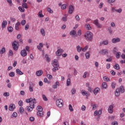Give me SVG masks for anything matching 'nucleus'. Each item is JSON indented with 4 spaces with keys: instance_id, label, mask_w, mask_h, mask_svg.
<instances>
[{
    "instance_id": "obj_1",
    "label": "nucleus",
    "mask_w": 125,
    "mask_h": 125,
    "mask_svg": "<svg viewBox=\"0 0 125 125\" xmlns=\"http://www.w3.org/2000/svg\"><path fill=\"white\" fill-rule=\"evenodd\" d=\"M84 37L86 40H87V41L91 42V40L93 38V34H92V33H91L90 31H87L84 34Z\"/></svg>"
},
{
    "instance_id": "obj_2",
    "label": "nucleus",
    "mask_w": 125,
    "mask_h": 125,
    "mask_svg": "<svg viewBox=\"0 0 125 125\" xmlns=\"http://www.w3.org/2000/svg\"><path fill=\"white\" fill-rule=\"evenodd\" d=\"M56 105L58 106V107H59V108H62V107H63V105H64L63 100L61 99L57 100Z\"/></svg>"
},
{
    "instance_id": "obj_3",
    "label": "nucleus",
    "mask_w": 125,
    "mask_h": 125,
    "mask_svg": "<svg viewBox=\"0 0 125 125\" xmlns=\"http://www.w3.org/2000/svg\"><path fill=\"white\" fill-rule=\"evenodd\" d=\"M13 47L14 50H18L19 47V42L18 41H14L12 43Z\"/></svg>"
},
{
    "instance_id": "obj_4",
    "label": "nucleus",
    "mask_w": 125,
    "mask_h": 125,
    "mask_svg": "<svg viewBox=\"0 0 125 125\" xmlns=\"http://www.w3.org/2000/svg\"><path fill=\"white\" fill-rule=\"evenodd\" d=\"M93 24H94V25H95V26H96V27H97V28H99V29H101V28H102V24L99 23V21L97 19L93 21Z\"/></svg>"
},
{
    "instance_id": "obj_5",
    "label": "nucleus",
    "mask_w": 125,
    "mask_h": 125,
    "mask_svg": "<svg viewBox=\"0 0 125 125\" xmlns=\"http://www.w3.org/2000/svg\"><path fill=\"white\" fill-rule=\"evenodd\" d=\"M36 99H33L31 102L29 104V106L32 108V109H34L35 108V104H36Z\"/></svg>"
},
{
    "instance_id": "obj_6",
    "label": "nucleus",
    "mask_w": 125,
    "mask_h": 125,
    "mask_svg": "<svg viewBox=\"0 0 125 125\" xmlns=\"http://www.w3.org/2000/svg\"><path fill=\"white\" fill-rule=\"evenodd\" d=\"M75 10V8H74V6L72 5H69V9H68V12L69 14H72L74 12Z\"/></svg>"
},
{
    "instance_id": "obj_7",
    "label": "nucleus",
    "mask_w": 125,
    "mask_h": 125,
    "mask_svg": "<svg viewBox=\"0 0 125 125\" xmlns=\"http://www.w3.org/2000/svg\"><path fill=\"white\" fill-rule=\"evenodd\" d=\"M100 54H102V55H105V54H108V50L104 49H102L99 51Z\"/></svg>"
},
{
    "instance_id": "obj_8",
    "label": "nucleus",
    "mask_w": 125,
    "mask_h": 125,
    "mask_svg": "<svg viewBox=\"0 0 125 125\" xmlns=\"http://www.w3.org/2000/svg\"><path fill=\"white\" fill-rule=\"evenodd\" d=\"M64 50L62 49H59L56 52V54L57 56H61V53H63Z\"/></svg>"
},
{
    "instance_id": "obj_9",
    "label": "nucleus",
    "mask_w": 125,
    "mask_h": 125,
    "mask_svg": "<svg viewBox=\"0 0 125 125\" xmlns=\"http://www.w3.org/2000/svg\"><path fill=\"white\" fill-rule=\"evenodd\" d=\"M52 64L53 67H59V64H58V61L57 60H54Z\"/></svg>"
},
{
    "instance_id": "obj_10",
    "label": "nucleus",
    "mask_w": 125,
    "mask_h": 125,
    "mask_svg": "<svg viewBox=\"0 0 125 125\" xmlns=\"http://www.w3.org/2000/svg\"><path fill=\"white\" fill-rule=\"evenodd\" d=\"M101 114H102V110H96L94 112V116L95 117H97V116H100V115H101Z\"/></svg>"
},
{
    "instance_id": "obj_11",
    "label": "nucleus",
    "mask_w": 125,
    "mask_h": 125,
    "mask_svg": "<svg viewBox=\"0 0 125 125\" xmlns=\"http://www.w3.org/2000/svg\"><path fill=\"white\" fill-rule=\"evenodd\" d=\"M121 42V39L119 38H113L112 39V42L113 43H116V42Z\"/></svg>"
},
{
    "instance_id": "obj_12",
    "label": "nucleus",
    "mask_w": 125,
    "mask_h": 125,
    "mask_svg": "<svg viewBox=\"0 0 125 125\" xmlns=\"http://www.w3.org/2000/svg\"><path fill=\"white\" fill-rule=\"evenodd\" d=\"M114 108V106L112 105H110L108 107V111L109 114H112L113 112H114V110H113V108Z\"/></svg>"
},
{
    "instance_id": "obj_13",
    "label": "nucleus",
    "mask_w": 125,
    "mask_h": 125,
    "mask_svg": "<svg viewBox=\"0 0 125 125\" xmlns=\"http://www.w3.org/2000/svg\"><path fill=\"white\" fill-rule=\"evenodd\" d=\"M14 109H15V104H10L9 107V111H14Z\"/></svg>"
},
{
    "instance_id": "obj_14",
    "label": "nucleus",
    "mask_w": 125,
    "mask_h": 125,
    "mask_svg": "<svg viewBox=\"0 0 125 125\" xmlns=\"http://www.w3.org/2000/svg\"><path fill=\"white\" fill-rule=\"evenodd\" d=\"M7 25V21H3L1 23L2 29H4V28H5V27H6Z\"/></svg>"
},
{
    "instance_id": "obj_15",
    "label": "nucleus",
    "mask_w": 125,
    "mask_h": 125,
    "mask_svg": "<svg viewBox=\"0 0 125 125\" xmlns=\"http://www.w3.org/2000/svg\"><path fill=\"white\" fill-rule=\"evenodd\" d=\"M21 55L22 57L27 56V51H26V50H22L21 52Z\"/></svg>"
},
{
    "instance_id": "obj_16",
    "label": "nucleus",
    "mask_w": 125,
    "mask_h": 125,
    "mask_svg": "<svg viewBox=\"0 0 125 125\" xmlns=\"http://www.w3.org/2000/svg\"><path fill=\"white\" fill-rule=\"evenodd\" d=\"M43 47V44L42 43H40L39 45L37 46V48L40 50V51H42V49Z\"/></svg>"
},
{
    "instance_id": "obj_17",
    "label": "nucleus",
    "mask_w": 125,
    "mask_h": 125,
    "mask_svg": "<svg viewBox=\"0 0 125 125\" xmlns=\"http://www.w3.org/2000/svg\"><path fill=\"white\" fill-rule=\"evenodd\" d=\"M100 90V89H99V88L97 87L95 88L93 91V92L94 93V94H95V95H96L97 94V93H98V92H99Z\"/></svg>"
},
{
    "instance_id": "obj_18",
    "label": "nucleus",
    "mask_w": 125,
    "mask_h": 125,
    "mask_svg": "<svg viewBox=\"0 0 125 125\" xmlns=\"http://www.w3.org/2000/svg\"><path fill=\"white\" fill-rule=\"evenodd\" d=\"M42 73H43L42 70H39L36 72V75L38 77H40V76H42Z\"/></svg>"
},
{
    "instance_id": "obj_19",
    "label": "nucleus",
    "mask_w": 125,
    "mask_h": 125,
    "mask_svg": "<svg viewBox=\"0 0 125 125\" xmlns=\"http://www.w3.org/2000/svg\"><path fill=\"white\" fill-rule=\"evenodd\" d=\"M85 27L86 30H87L88 31H89L92 29L91 28V27L90 26V24H89L87 23V24H85Z\"/></svg>"
},
{
    "instance_id": "obj_20",
    "label": "nucleus",
    "mask_w": 125,
    "mask_h": 125,
    "mask_svg": "<svg viewBox=\"0 0 125 125\" xmlns=\"http://www.w3.org/2000/svg\"><path fill=\"white\" fill-rule=\"evenodd\" d=\"M16 73L18 74V75H20V76H22V75H24V73L20 70L19 69H16Z\"/></svg>"
},
{
    "instance_id": "obj_21",
    "label": "nucleus",
    "mask_w": 125,
    "mask_h": 125,
    "mask_svg": "<svg viewBox=\"0 0 125 125\" xmlns=\"http://www.w3.org/2000/svg\"><path fill=\"white\" fill-rule=\"evenodd\" d=\"M38 17H40V18H42V17H44V16L42 15V11L41 10L38 14Z\"/></svg>"
},
{
    "instance_id": "obj_22",
    "label": "nucleus",
    "mask_w": 125,
    "mask_h": 125,
    "mask_svg": "<svg viewBox=\"0 0 125 125\" xmlns=\"http://www.w3.org/2000/svg\"><path fill=\"white\" fill-rule=\"evenodd\" d=\"M81 93H82V95H83V96H87V95H88L87 92H86L84 90H82L81 91Z\"/></svg>"
},
{
    "instance_id": "obj_23",
    "label": "nucleus",
    "mask_w": 125,
    "mask_h": 125,
    "mask_svg": "<svg viewBox=\"0 0 125 125\" xmlns=\"http://www.w3.org/2000/svg\"><path fill=\"white\" fill-rule=\"evenodd\" d=\"M21 25L20 22L18 21L15 25V29L17 31L19 30V26Z\"/></svg>"
},
{
    "instance_id": "obj_24",
    "label": "nucleus",
    "mask_w": 125,
    "mask_h": 125,
    "mask_svg": "<svg viewBox=\"0 0 125 125\" xmlns=\"http://www.w3.org/2000/svg\"><path fill=\"white\" fill-rule=\"evenodd\" d=\"M115 96L118 97V96H120V89L117 88L115 91Z\"/></svg>"
},
{
    "instance_id": "obj_25",
    "label": "nucleus",
    "mask_w": 125,
    "mask_h": 125,
    "mask_svg": "<svg viewBox=\"0 0 125 125\" xmlns=\"http://www.w3.org/2000/svg\"><path fill=\"white\" fill-rule=\"evenodd\" d=\"M37 115L38 117H43V111H38Z\"/></svg>"
},
{
    "instance_id": "obj_26",
    "label": "nucleus",
    "mask_w": 125,
    "mask_h": 125,
    "mask_svg": "<svg viewBox=\"0 0 125 125\" xmlns=\"http://www.w3.org/2000/svg\"><path fill=\"white\" fill-rule=\"evenodd\" d=\"M58 85H59V82L58 81H57L55 84L52 86V87L55 89L57 88Z\"/></svg>"
},
{
    "instance_id": "obj_27",
    "label": "nucleus",
    "mask_w": 125,
    "mask_h": 125,
    "mask_svg": "<svg viewBox=\"0 0 125 125\" xmlns=\"http://www.w3.org/2000/svg\"><path fill=\"white\" fill-rule=\"evenodd\" d=\"M113 68L116 70H120V65L118 63H116L115 65L113 66Z\"/></svg>"
},
{
    "instance_id": "obj_28",
    "label": "nucleus",
    "mask_w": 125,
    "mask_h": 125,
    "mask_svg": "<svg viewBox=\"0 0 125 125\" xmlns=\"http://www.w3.org/2000/svg\"><path fill=\"white\" fill-rule=\"evenodd\" d=\"M67 17H68V15L65 14L64 17L62 18V21H63L64 22H66V21H67Z\"/></svg>"
},
{
    "instance_id": "obj_29",
    "label": "nucleus",
    "mask_w": 125,
    "mask_h": 125,
    "mask_svg": "<svg viewBox=\"0 0 125 125\" xmlns=\"http://www.w3.org/2000/svg\"><path fill=\"white\" fill-rule=\"evenodd\" d=\"M102 87L103 88H107L108 87V85H107V83L106 82L103 83H102Z\"/></svg>"
},
{
    "instance_id": "obj_30",
    "label": "nucleus",
    "mask_w": 125,
    "mask_h": 125,
    "mask_svg": "<svg viewBox=\"0 0 125 125\" xmlns=\"http://www.w3.org/2000/svg\"><path fill=\"white\" fill-rule=\"evenodd\" d=\"M119 90L122 93H124V92H125V87H124V86H121Z\"/></svg>"
},
{
    "instance_id": "obj_31",
    "label": "nucleus",
    "mask_w": 125,
    "mask_h": 125,
    "mask_svg": "<svg viewBox=\"0 0 125 125\" xmlns=\"http://www.w3.org/2000/svg\"><path fill=\"white\" fill-rule=\"evenodd\" d=\"M41 33L42 36H43V37H44V36H45V31L44 30V29L43 28H42L41 29Z\"/></svg>"
},
{
    "instance_id": "obj_32",
    "label": "nucleus",
    "mask_w": 125,
    "mask_h": 125,
    "mask_svg": "<svg viewBox=\"0 0 125 125\" xmlns=\"http://www.w3.org/2000/svg\"><path fill=\"white\" fill-rule=\"evenodd\" d=\"M76 48L77 49L78 52H81L82 50H83V48L80 46V45H78L76 47Z\"/></svg>"
},
{
    "instance_id": "obj_33",
    "label": "nucleus",
    "mask_w": 125,
    "mask_h": 125,
    "mask_svg": "<svg viewBox=\"0 0 125 125\" xmlns=\"http://www.w3.org/2000/svg\"><path fill=\"white\" fill-rule=\"evenodd\" d=\"M18 9L21 12H24V11H25V9H24V8L23 7H22L21 6H19L18 7Z\"/></svg>"
},
{
    "instance_id": "obj_34",
    "label": "nucleus",
    "mask_w": 125,
    "mask_h": 125,
    "mask_svg": "<svg viewBox=\"0 0 125 125\" xmlns=\"http://www.w3.org/2000/svg\"><path fill=\"white\" fill-rule=\"evenodd\" d=\"M37 110L38 111V112H42V106L39 105L37 106Z\"/></svg>"
},
{
    "instance_id": "obj_35",
    "label": "nucleus",
    "mask_w": 125,
    "mask_h": 125,
    "mask_svg": "<svg viewBox=\"0 0 125 125\" xmlns=\"http://www.w3.org/2000/svg\"><path fill=\"white\" fill-rule=\"evenodd\" d=\"M66 84L67 86H70V84H71V79L70 78L67 79L66 81Z\"/></svg>"
},
{
    "instance_id": "obj_36",
    "label": "nucleus",
    "mask_w": 125,
    "mask_h": 125,
    "mask_svg": "<svg viewBox=\"0 0 125 125\" xmlns=\"http://www.w3.org/2000/svg\"><path fill=\"white\" fill-rule=\"evenodd\" d=\"M5 52V48L3 47L0 50V54H3Z\"/></svg>"
},
{
    "instance_id": "obj_37",
    "label": "nucleus",
    "mask_w": 125,
    "mask_h": 125,
    "mask_svg": "<svg viewBox=\"0 0 125 125\" xmlns=\"http://www.w3.org/2000/svg\"><path fill=\"white\" fill-rule=\"evenodd\" d=\"M85 56L86 59H89V58L90 57V54L89 53V52L86 53Z\"/></svg>"
},
{
    "instance_id": "obj_38",
    "label": "nucleus",
    "mask_w": 125,
    "mask_h": 125,
    "mask_svg": "<svg viewBox=\"0 0 125 125\" xmlns=\"http://www.w3.org/2000/svg\"><path fill=\"white\" fill-rule=\"evenodd\" d=\"M103 80L105 82H110V79H109V78H108L106 76H104L103 77Z\"/></svg>"
},
{
    "instance_id": "obj_39",
    "label": "nucleus",
    "mask_w": 125,
    "mask_h": 125,
    "mask_svg": "<svg viewBox=\"0 0 125 125\" xmlns=\"http://www.w3.org/2000/svg\"><path fill=\"white\" fill-rule=\"evenodd\" d=\"M26 109L28 112H32V111H33V108H31L30 106H26Z\"/></svg>"
},
{
    "instance_id": "obj_40",
    "label": "nucleus",
    "mask_w": 125,
    "mask_h": 125,
    "mask_svg": "<svg viewBox=\"0 0 125 125\" xmlns=\"http://www.w3.org/2000/svg\"><path fill=\"white\" fill-rule=\"evenodd\" d=\"M7 30L8 32H10V33H12L13 31V28L11 26H9L7 27Z\"/></svg>"
},
{
    "instance_id": "obj_41",
    "label": "nucleus",
    "mask_w": 125,
    "mask_h": 125,
    "mask_svg": "<svg viewBox=\"0 0 125 125\" xmlns=\"http://www.w3.org/2000/svg\"><path fill=\"white\" fill-rule=\"evenodd\" d=\"M67 8V4H63L61 6V9L64 10V9H66Z\"/></svg>"
},
{
    "instance_id": "obj_42",
    "label": "nucleus",
    "mask_w": 125,
    "mask_h": 125,
    "mask_svg": "<svg viewBox=\"0 0 125 125\" xmlns=\"http://www.w3.org/2000/svg\"><path fill=\"white\" fill-rule=\"evenodd\" d=\"M88 49V46H86L84 48H82V51H83V52H85V51H86V50H87Z\"/></svg>"
},
{
    "instance_id": "obj_43",
    "label": "nucleus",
    "mask_w": 125,
    "mask_h": 125,
    "mask_svg": "<svg viewBox=\"0 0 125 125\" xmlns=\"http://www.w3.org/2000/svg\"><path fill=\"white\" fill-rule=\"evenodd\" d=\"M76 33L77 32H76V31L72 30V31H70V36H74V35H75V34H76Z\"/></svg>"
},
{
    "instance_id": "obj_44",
    "label": "nucleus",
    "mask_w": 125,
    "mask_h": 125,
    "mask_svg": "<svg viewBox=\"0 0 125 125\" xmlns=\"http://www.w3.org/2000/svg\"><path fill=\"white\" fill-rule=\"evenodd\" d=\"M9 77H11V78H13V77L15 76V73L14 72H12L9 73Z\"/></svg>"
},
{
    "instance_id": "obj_45",
    "label": "nucleus",
    "mask_w": 125,
    "mask_h": 125,
    "mask_svg": "<svg viewBox=\"0 0 125 125\" xmlns=\"http://www.w3.org/2000/svg\"><path fill=\"white\" fill-rule=\"evenodd\" d=\"M47 10L48 12H49V13H51V14L53 13V10H52L51 9V8H50L49 7L47 8Z\"/></svg>"
},
{
    "instance_id": "obj_46",
    "label": "nucleus",
    "mask_w": 125,
    "mask_h": 125,
    "mask_svg": "<svg viewBox=\"0 0 125 125\" xmlns=\"http://www.w3.org/2000/svg\"><path fill=\"white\" fill-rule=\"evenodd\" d=\"M116 58H118V59H119V58H120V57H121V53H120V52H118L116 53Z\"/></svg>"
},
{
    "instance_id": "obj_47",
    "label": "nucleus",
    "mask_w": 125,
    "mask_h": 125,
    "mask_svg": "<svg viewBox=\"0 0 125 125\" xmlns=\"http://www.w3.org/2000/svg\"><path fill=\"white\" fill-rule=\"evenodd\" d=\"M107 30L109 32V33H110V34H113V30L112 29V28L111 27H109L107 28Z\"/></svg>"
},
{
    "instance_id": "obj_48",
    "label": "nucleus",
    "mask_w": 125,
    "mask_h": 125,
    "mask_svg": "<svg viewBox=\"0 0 125 125\" xmlns=\"http://www.w3.org/2000/svg\"><path fill=\"white\" fill-rule=\"evenodd\" d=\"M29 91H30V92H33V91H34V88L31 85H30V86L29 87Z\"/></svg>"
},
{
    "instance_id": "obj_49",
    "label": "nucleus",
    "mask_w": 125,
    "mask_h": 125,
    "mask_svg": "<svg viewBox=\"0 0 125 125\" xmlns=\"http://www.w3.org/2000/svg\"><path fill=\"white\" fill-rule=\"evenodd\" d=\"M17 117V113L14 112L13 115L11 116V118H16Z\"/></svg>"
},
{
    "instance_id": "obj_50",
    "label": "nucleus",
    "mask_w": 125,
    "mask_h": 125,
    "mask_svg": "<svg viewBox=\"0 0 125 125\" xmlns=\"http://www.w3.org/2000/svg\"><path fill=\"white\" fill-rule=\"evenodd\" d=\"M33 100V99L30 98L26 100V103H29L30 104L31 102H32V101Z\"/></svg>"
},
{
    "instance_id": "obj_51",
    "label": "nucleus",
    "mask_w": 125,
    "mask_h": 125,
    "mask_svg": "<svg viewBox=\"0 0 125 125\" xmlns=\"http://www.w3.org/2000/svg\"><path fill=\"white\" fill-rule=\"evenodd\" d=\"M22 6L23 8H28V6L27 5V3H23L22 4Z\"/></svg>"
},
{
    "instance_id": "obj_52",
    "label": "nucleus",
    "mask_w": 125,
    "mask_h": 125,
    "mask_svg": "<svg viewBox=\"0 0 125 125\" xmlns=\"http://www.w3.org/2000/svg\"><path fill=\"white\" fill-rule=\"evenodd\" d=\"M108 43H109L108 40H105L103 42V44H104V45H107Z\"/></svg>"
},
{
    "instance_id": "obj_53",
    "label": "nucleus",
    "mask_w": 125,
    "mask_h": 125,
    "mask_svg": "<svg viewBox=\"0 0 125 125\" xmlns=\"http://www.w3.org/2000/svg\"><path fill=\"white\" fill-rule=\"evenodd\" d=\"M54 68L52 69L53 72H56V71H58V66H54Z\"/></svg>"
},
{
    "instance_id": "obj_54",
    "label": "nucleus",
    "mask_w": 125,
    "mask_h": 125,
    "mask_svg": "<svg viewBox=\"0 0 125 125\" xmlns=\"http://www.w3.org/2000/svg\"><path fill=\"white\" fill-rule=\"evenodd\" d=\"M69 109L70 112H73V111H74V109H73V106H72L71 104L69 105Z\"/></svg>"
},
{
    "instance_id": "obj_55",
    "label": "nucleus",
    "mask_w": 125,
    "mask_h": 125,
    "mask_svg": "<svg viewBox=\"0 0 125 125\" xmlns=\"http://www.w3.org/2000/svg\"><path fill=\"white\" fill-rule=\"evenodd\" d=\"M111 87L112 88H115L116 87V83L115 82L111 83Z\"/></svg>"
},
{
    "instance_id": "obj_56",
    "label": "nucleus",
    "mask_w": 125,
    "mask_h": 125,
    "mask_svg": "<svg viewBox=\"0 0 125 125\" xmlns=\"http://www.w3.org/2000/svg\"><path fill=\"white\" fill-rule=\"evenodd\" d=\"M76 89L72 88L71 91V92L72 94L74 95V94H75V93H76Z\"/></svg>"
},
{
    "instance_id": "obj_57",
    "label": "nucleus",
    "mask_w": 125,
    "mask_h": 125,
    "mask_svg": "<svg viewBox=\"0 0 125 125\" xmlns=\"http://www.w3.org/2000/svg\"><path fill=\"white\" fill-rule=\"evenodd\" d=\"M42 98L44 101H47L48 99L46 98V96L45 95H42Z\"/></svg>"
},
{
    "instance_id": "obj_58",
    "label": "nucleus",
    "mask_w": 125,
    "mask_h": 125,
    "mask_svg": "<svg viewBox=\"0 0 125 125\" xmlns=\"http://www.w3.org/2000/svg\"><path fill=\"white\" fill-rule=\"evenodd\" d=\"M117 51H118V48H117V47H114L113 50V53H116Z\"/></svg>"
},
{
    "instance_id": "obj_59",
    "label": "nucleus",
    "mask_w": 125,
    "mask_h": 125,
    "mask_svg": "<svg viewBox=\"0 0 125 125\" xmlns=\"http://www.w3.org/2000/svg\"><path fill=\"white\" fill-rule=\"evenodd\" d=\"M21 25L22 26H24V25H25V24H26V20H23L21 21Z\"/></svg>"
},
{
    "instance_id": "obj_60",
    "label": "nucleus",
    "mask_w": 125,
    "mask_h": 125,
    "mask_svg": "<svg viewBox=\"0 0 125 125\" xmlns=\"http://www.w3.org/2000/svg\"><path fill=\"white\" fill-rule=\"evenodd\" d=\"M9 56H12L13 55V52L12 51V50H10L9 51Z\"/></svg>"
},
{
    "instance_id": "obj_61",
    "label": "nucleus",
    "mask_w": 125,
    "mask_h": 125,
    "mask_svg": "<svg viewBox=\"0 0 125 125\" xmlns=\"http://www.w3.org/2000/svg\"><path fill=\"white\" fill-rule=\"evenodd\" d=\"M24 112V108L22 107L20 108V112L22 114Z\"/></svg>"
},
{
    "instance_id": "obj_62",
    "label": "nucleus",
    "mask_w": 125,
    "mask_h": 125,
    "mask_svg": "<svg viewBox=\"0 0 125 125\" xmlns=\"http://www.w3.org/2000/svg\"><path fill=\"white\" fill-rule=\"evenodd\" d=\"M45 58H46V60L48 62L50 61V58L48 57V55H45Z\"/></svg>"
},
{
    "instance_id": "obj_63",
    "label": "nucleus",
    "mask_w": 125,
    "mask_h": 125,
    "mask_svg": "<svg viewBox=\"0 0 125 125\" xmlns=\"http://www.w3.org/2000/svg\"><path fill=\"white\" fill-rule=\"evenodd\" d=\"M103 5H104V3L102 2H101L99 6V8H102V7H103Z\"/></svg>"
},
{
    "instance_id": "obj_64",
    "label": "nucleus",
    "mask_w": 125,
    "mask_h": 125,
    "mask_svg": "<svg viewBox=\"0 0 125 125\" xmlns=\"http://www.w3.org/2000/svg\"><path fill=\"white\" fill-rule=\"evenodd\" d=\"M112 125H118V122L117 121H114L112 123Z\"/></svg>"
}]
</instances>
